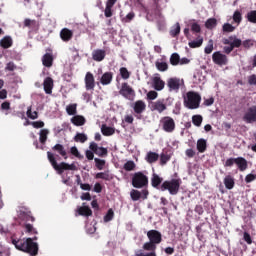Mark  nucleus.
Wrapping results in <instances>:
<instances>
[{
  "label": "nucleus",
  "instance_id": "393cba45",
  "mask_svg": "<svg viewBox=\"0 0 256 256\" xmlns=\"http://www.w3.org/2000/svg\"><path fill=\"white\" fill-rule=\"evenodd\" d=\"M111 81H113V72H105L101 79V85H111Z\"/></svg>",
  "mask_w": 256,
  "mask_h": 256
},
{
  "label": "nucleus",
  "instance_id": "603ef678",
  "mask_svg": "<svg viewBox=\"0 0 256 256\" xmlns=\"http://www.w3.org/2000/svg\"><path fill=\"white\" fill-rule=\"evenodd\" d=\"M133 19H135V12H130L124 18H122V23H131Z\"/></svg>",
  "mask_w": 256,
  "mask_h": 256
},
{
  "label": "nucleus",
  "instance_id": "6e6552de",
  "mask_svg": "<svg viewBox=\"0 0 256 256\" xmlns=\"http://www.w3.org/2000/svg\"><path fill=\"white\" fill-rule=\"evenodd\" d=\"M163 131L173 133L175 131V120L171 116H164L160 120Z\"/></svg>",
  "mask_w": 256,
  "mask_h": 256
},
{
  "label": "nucleus",
  "instance_id": "09e8293b",
  "mask_svg": "<svg viewBox=\"0 0 256 256\" xmlns=\"http://www.w3.org/2000/svg\"><path fill=\"white\" fill-rule=\"evenodd\" d=\"M168 161H171V156L169 154L162 153L160 155V165H167Z\"/></svg>",
  "mask_w": 256,
  "mask_h": 256
},
{
  "label": "nucleus",
  "instance_id": "6ab92c4d",
  "mask_svg": "<svg viewBox=\"0 0 256 256\" xmlns=\"http://www.w3.org/2000/svg\"><path fill=\"white\" fill-rule=\"evenodd\" d=\"M145 109H147V105L145 104V102H143V100H137L134 103L133 110L134 113H136L137 115H141V113H143Z\"/></svg>",
  "mask_w": 256,
  "mask_h": 256
},
{
  "label": "nucleus",
  "instance_id": "4be33fe9",
  "mask_svg": "<svg viewBox=\"0 0 256 256\" xmlns=\"http://www.w3.org/2000/svg\"><path fill=\"white\" fill-rule=\"evenodd\" d=\"M105 56H106L105 50H101V49L94 50L92 53L93 61H97L98 63L103 61V59H105Z\"/></svg>",
  "mask_w": 256,
  "mask_h": 256
},
{
  "label": "nucleus",
  "instance_id": "0eeeda50",
  "mask_svg": "<svg viewBox=\"0 0 256 256\" xmlns=\"http://www.w3.org/2000/svg\"><path fill=\"white\" fill-rule=\"evenodd\" d=\"M224 45H229V46H224L223 51L226 53V55H229L233 49H239L241 47V39L237 38V36L232 35L229 36L228 38L223 40Z\"/></svg>",
  "mask_w": 256,
  "mask_h": 256
},
{
  "label": "nucleus",
  "instance_id": "052dcab7",
  "mask_svg": "<svg viewBox=\"0 0 256 256\" xmlns=\"http://www.w3.org/2000/svg\"><path fill=\"white\" fill-rule=\"evenodd\" d=\"M237 158H228L225 163L224 167H233V165H236Z\"/></svg>",
  "mask_w": 256,
  "mask_h": 256
},
{
  "label": "nucleus",
  "instance_id": "13d9d810",
  "mask_svg": "<svg viewBox=\"0 0 256 256\" xmlns=\"http://www.w3.org/2000/svg\"><path fill=\"white\" fill-rule=\"evenodd\" d=\"M70 152L72 155H74V157H77V159H83V155L79 153V150L76 146L71 147Z\"/></svg>",
  "mask_w": 256,
  "mask_h": 256
},
{
  "label": "nucleus",
  "instance_id": "f704fd0d",
  "mask_svg": "<svg viewBox=\"0 0 256 256\" xmlns=\"http://www.w3.org/2000/svg\"><path fill=\"white\" fill-rule=\"evenodd\" d=\"M188 45L191 49H197L198 47H201V45H203V37L199 36L197 40L189 42Z\"/></svg>",
  "mask_w": 256,
  "mask_h": 256
},
{
  "label": "nucleus",
  "instance_id": "4c0bfd02",
  "mask_svg": "<svg viewBox=\"0 0 256 256\" xmlns=\"http://www.w3.org/2000/svg\"><path fill=\"white\" fill-rule=\"evenodd\" d=\"M180 59H181V56H179V54L173 53L170 56V64H172L174 67H177V65H179Z\"/></svg>",
  "mask_w": 256,
  "mask_h": 256
},
{
  "label": "nucleus",
  "instance_id": "69168bd1",
  "mask_svg": "<svg viewBox=\"0 0 256 256\" xmlns=\"http://www.w3.org/2000/svg\"><path fill=\"white\" fill-rule=\"evenodd\" d=\"M158 96V93L156 91H149L147 93V98L150 100V101H154V99Z\"/></svg>",
  "mask_w": 256,
  "mask_h": 256
},
{
  "label": "nucleus",
  "instance_id": "a211bd4d",
  "mask_svg": "<svg viewBox=\"0 0 256 256\" xmlns=\"http://www.w3.org/2000/svg\"><path fill=\"white\" fill-rule=\"evenodd\" d=\"M43 87L46 95H51V93H53V78L46 77L43 82Z\"/></svg>",
  "mask_w": 256,
  "mask_h": 256
},
{
  "label": "nucleus",
  "instance_id": "b1692460",
  "mask_svg": "<svg viewBox=\"0 0 256 256\" xmlns=\"http://www.w3.org/2000/svg\"><path fill=\"white\" fill-rule=\"evenodd\" d=\"M0 47H2V49L13 47V39L11 36H5L0 40Z\"/></svg>",
  "mask_w": 256,
  "mask_h": 256
},
{
  "label": "nucleus",
  "instance_id": "20e7f679",
  "mask_svg": "<svg viewBox=\"0 0 256 256\" xmlns=\"http://www.w3.org/2000/svg\"><path fill=\"white\" fill-rule=\"evenodd\" d=\"M183 103L186 109H199L201 106V94L195 91H188L185 96H183Z\"/></svg>",
  "mask_w": 256,
  "mask_h": 256
},
{
  "label": "nucleus",
  "instance_id": "f8f14e48",
  "mask_svg": "<svg viewBox=\"0 0 256 256\" xmlns=\"http://www.w3.org/2000/svg\"><path fill=\"white\" fill-rule=\"evenodd\" d=\"M89 149L95 153L98 157H107L109 151L105 147H99V145L95 142H91L89 145Z\"/></svg>",
  "mask_w": 256,
  "mask_h": 256
},
{
  "label": "nucleus",
  "instance_id": "bb28decb",
  "mask_svg": "<svg viewBox=\"0 0 256 256\" xmlns=\"http://www.w3.org/2000/svg\"><path fill=\"white\" fill-rule=\"evenodd\" d=\"M145 161L150 165L159 161V155L156 152H148L145 157Z\"/></svg>",
  "mask_w": 256,
  "mask_h": 256
},
{
  "label": "nucleus",
  "instance_id": "ea45409f",
  "mask_svg": "<svg viewBox=\"0 0 256 256\" xmlns=\"http://www.w3.org/2000/svg\"><path fill=\"white\" fill-rule=\"evenodd\" d=\"M94 163H95V167H96L99 171H103V168L105 167L106 161L103 160V159L94 158Z\"/></svg>",
  "mask_w": 256,
  "mask_h": 256
},
{
  "label": "nucleus",
  "instance_id": "0e129e2a",
  "mask_svg": "<svg viewBox=\"0 0 256 256\" xmlns=\"http://www.w3.org/2000/svg\"><path fill=\"white\" fill-rule=\"evenodd\" d=\"M191 31H193V33H201V25L198 23H192Z\"/></svg>",
  "mask_w": 256,
  "mask_h": 256
},
{
  "label": "nucleus",
  "instance_id": "1a4fd4ad",
  "mask_svg": "<svg viewBox=\"0 0 256 256\" xmlns=\"http://www.w3.org/2000/svg\"><path fill=\"white\" fill-rule=\"evenodd\" d=\"M119 93L124 99H128V101H133V99H135V90H133L127 82L122 83Z\"/></svg>",
  "mask_w": 256,
  "mask_h": 256
},
{
  "label": "nucleus",
  "instance_id": "49530a36",
  "mask_svg": "<svg viewBox=\"0 0 256 256\" xmlns=\"http://www.w3.org/2000/svg\"><path fill=\"white\" fill-rule=\"evenodd\" d=\"M120 75H121L122 79L127 80V79H129V77H131V72H129V70H127L126 67H121Z\"/></svg>",
  "mask_w": 256,
  "mask_h": 256
},
{
  "label": "nucleus",
  "instance_id": "58836bf2",
  "mask_svg": "<svg viewBox=\"0 0 256 256\" xmlns=\"http://www.w3.org/2000/svg\"><path fill=\"white\" fill-rule=\"evenodd\" d=\"M155 65H156V69H158V71H161V72H165L167 71V69H169V64H167V62L157 61Z\"/></svg>",
  "mask_w": 256,
  "mask_h": 256
},
{
  "label": "nucleus",
  "instance_id": "dca6fc26",
  "mask_svg": "<svg viewBox=\"0 0 256 256\" xmlns=\"http://www.w3.org/2000/svg\"><path fill=\"white\" fill-rule=\"evenodd\" d=\"M163 185V178H161L157 173H153L151 177V186L154 189H161Z\"/></svg>",
  "mask_w": 256,
  "mask_h": 256
},
{
  "label": "nucleus",
  "instance_id": "72a5a7b5",
  "mask_svg": "<svg viewBox=\"0 0 256 256\" xmlns=\"http://www.w3.org/2000/svg\"><path fill=\"white\" fill-rule=\"evenodd\" d=\"M96 179H103L104 181H111L113 179V175L109 172V170L105 172H99L96 174Z\"/></svg>",
  "mask_w": 256,
  "mask_h": 256
},
{
  "label": "nucleus",
  "instance_id": "338daca9",
  "mask_svg": "<svg viewBox=\"0 0 256 256\" xmlns=\"http://www.w3.org/2000/svg\"><path fill=\"white\" fill-rule=\"evenodd\" d=\"M248 84L251 86L256 85V75L255 74L248 76Z\"/></svg>",
  "mask_w": 256,
  "mask_h": 256
},
{
  "label": "nucleus",
  "instance_id": "5701e85b",
  "mask_svg": "<svg viewBox=\"0 0 256 256\" xmlns=\"http://www.w3.org/2000/svg\"><path fill=\"white\" fill-rule=\"evenodd\" d=\"M42 65L48 68L53 67V54L51 53L44 54L42 57Z\"/></svg>",
  "mask_w": 256,
  "mask_h": 256
},
{
  "label": "nucleus",
  "instance_id": "f03ea898",
  "mask_svg": "<svg viewBox=\"0 0 256 256\" xmlns=\"http://www.w3.org/2000/svg\"><path fill=\"white\" fill-rule=\"evenodd\" d=\"M47 157L49 163L52 165L53 169L57 171L58 175H63L65 171H77V165L75 163L69 164L67 162L57 163L55 155L51 152H47Z\"/></svg>",
  "mask_w": 256,
  "mask_h": 256
},
{
  "label": "nucleus",
  "instance_id": "9d476101",
  "mask_svg": "<svg viewBox=\"0 0 256 256\" xmlns=\"http://www.w3.org/2000/svg\"><path fill=\"white\" fill-rule=\"evenodd\" d=\"M212 61L215 65L223 67V65L229 63V58H227V55L221 53V51H216L212 54Z\"/></svg>",
  "mask_w": 256,
  "mask_h": 256
},
{
  "label": "nucleus",
  "instance_id": "4468645a",
  "mask_svg": "<svg viewBox=\"0 0 256 256\" xmlns=\"http://www.w3.org/2000/svg\"><path fill=\"white\" fill-rule=\"evenodd\" d=\"M181 79L174 77L167 80V87L169 91H175L176 93L181 89Z\"/></svg>",
  "mask_w": 256,
  "mask_h": 256
},
{
  "label": "nucleus",
  "instance_id": "680f3d73",
  "mask_svg": "<svg viewBox=\"0 0 256 256\" xmlns=\"http://www.w3.org/2000/svg\"><path fill=\"white\" fill-rule=\"evenodd\" d=\"M104 15L107 18L113 17V8L111 6H106V8L104 10Z\"/></svg>",
  "mask_w": 256,
  "mask_h": 256
},
{
  "label": "nucleus",
  "instance_id": "473e14b6",
  "mask_svg": "<svg viewBox=\"0 0 256 256\" xmlns=\"http://www.w3.org/2000/svg\"><path fill=\"white\" fill-rule=\"evenodd\" d=\"M224 185L226 189H229V190L233 189V187H235V179L233 178V176L227 175L224 178Z\"/></svg>",
  "mask_w": 256,
  "mask_h": 256
},
{
  "label": "nucleus",
  "instance_id": "3c124183",
  "mask_svg": "<svg viewBox=\"0 0 256 256\" xmlns=\"http://www.w3.org/2000/svg\"><path fill=\"white\" fill-rule=\"evenodd\" d=\"M246 17L249 23H256V10L248 12Z\"/></svg>",
  "mask_w": 256,
  "mask_h": 256
},
{
  "label": "nucleus",
  "instance_id": "cd10ccee",
  "mask_svg": "<svg viewBox=\"0 0 256 256\" xmlns=\"http://www.w3.org/2000/svg\"><path fill=\"white\" fill-rule=\"evenodd\" d=\"M52 151H56L61 155V157H64V159H68L67 157V151L65 150V146L62 144H56L52 147Z\"/></svg>",
  "mask_w": 256,
  "mask_h": 256
},
{
  "label": "nucleus",
  "instance_id": "c03bdc74",
  "mask_svg": "<svg viewBox=\"0 0 256 256\" xmlns=\"http://www.w3.org/2000/svg\"><path fill=\"white\" fill-rule=\"evenodd\" d=\"M233 21H234V23H237V25H239L241 23V21H243V15L241 14V12L239 10H236L234 12Z\"/></svg>",
  "mask_w": 256,
  "mask_h": 256
},
{
  "label": "nucleus",
  "instance_id": "a18cd8bd",
  "mask_svg": "<svg viewBox=\"0 0 256 256\" xmlns=\"http://www.w3.org/2000/svg\"><path fill=\"white\" fill-rule=\"evenodd\" d=\"M206 29H213L214 27H217V19L210 18L205 23Z\"/></svg>",
  "mask_w": 256,
  "mask_h": 256
},
{
  "label": "nucleus",
  "instance_id": "39448f33",
  "mask_svg": "<svg viewBox=\"0 0 256 256\" xmlns=\"http://www.w3.org/2000/svg\"><path fill=\"white\" fill-rule=\"evenodd\" d=\"M181 178H173L171 180H165L161 186L160 191H168L170 195H177L179 189H181Z\"/></svg>",
  "mask_w": 256,
  "mask_h": 256
},
{
  "label": "nucleus",
  "instance_id": "e2e57ef3",
  "mask_svg": "<svg viewBox=\"0 0 256 256\" xmlns=\"http://www.w3.org/2000/svg\"><path fill=\"white\" fill-rule=\"evenodd\" d=\"M17 69V65L14 62H8L5 67V71H15Z\"/></svg>",
  "mask_w": 256,
  "mask_h": 256
},
{
  "label": "nucleus",
  "instance_id": "79ce46f5",
  "mask_svg": "<svg viewBox=\"0 0 256 256\" xmlns=\"http://www.w3.org/2000/svg\"><path fill=\"white\" fill-rule=\"evenodd\" d=\"M192 123L196 127H201V123H203V116H201V115L192 116Z\"/></svg>",
  "mask_w": 256,
  "mask_h": 256
},
{
  "label": "nucleus",
  "instance_id": "6e6d98bb",
  "mask_svg": "<svg viewBox=\"0 0 256 256\" xmlns=\"http://www.w3.org/2000/svg\"><path fill=\"white\" fill-rule=\"evenodd\" d=\"M134 169H135V162L130 160L124 164L125 171H133Z\"/></svg>",
  "mask_w": 256,
  "mask_h": 256
},
{
  "label": "nucleus",
  "instance_id": "4d7b16f0",
  "mask_svg": "<svg viewBox=\"0 0 256 256\" xmlns=\"http://www.w3.org/2000/svg\"><path fill=\"white\" fill-rule=\"evenodd\" d=\"M206 55H211L213 53V40H209L207 46L204 49Z\"/></svg>",
  "mask_w": 256,
  "mask_h": 256
},
{
  "label": "nucleus",
  "instance_id": "bf43d9fd",
  "mask_svg": "<svg viewBox=\"0 0 256 256\" xmlns=\"http://www.w3.org/2000/svg\"><path fill=\"white\" fill-rule=\"evenodd\" d=\"M32 127H34V129H43V127H45V122L39 120V121H33L31 123Z\"/></svg>",
  "mask_w": 256,
  "mask_h": 256
},
{
  "label": "nucleus",
  "instance_id": "a19ab883",
  "mask_svg": "<svg viewBox=\"0 0 256 256\" xmlns=\"http://www.w3.org/2000/svg\"><path fill=\"white\" fill-rule=\"evenodd\" d=\"M66 112L68 115H77V104H69L66 107Z\"/></svg>",
  "mask_w": 256,
  "mask_h": 256
},
{
  "label": "nucleus",
  "instance_id": "8fccbe9b",
  "mask_svg": "<svg viewBox=\"0 0 256 256\" xmlns=\"http://www.w3.org/2000/svg\"><path fill=\"white\" fill-rule=\"evenodd\" d=\"M222 31L224 33H233V31H235V26L231 25L230 23H225L222 26Z\"/></svg>",
  "mask_w": 256,
  "mask_h": 256
},
{
  "label": "nucleus",
  "instance_id": "f3484780",
  "mask_svg": "<svg viewBox=\"0 0 256 256\" xmlns=\"http://www.w3.org/2000/svg\"><path fill=\"white\" fill-rule=\"evenodd\" d=\"M60 39H62V41L65 43L71 41L73 39V32L68 28H63L60 31Z\"/></svg>",
  "mask_w": 256,
  "mask_h": 256
},
{
  "label": "nucleus",
  "instance_id": "37998d69",
  "mask_svg": "<svg viewBox=\"0 0 256 256\" xmlns=\"http://www.w3.org/2000/svg\"><path fill=\"white\" fill-rule=\"evenodd\" d=\"M74 141L76 143H85V141H87V135H85L84 133H77L74 137Z\"/></svg>",
  "mask_w": 256,
  "mask_h": 256
},
{
  "label": "nucleus",
  "instance_id": "aec40b11",
  "mask_svg": "<svg viewBox=\"0 0 256 256\" xmlns=\"http://www.w3.org/2000/svg\"><path fill=\"white\" fill-rule=\"evenodd\" d=\"M70 121L72 125H75V127H83V125L87 123L85 116H81V115H75L70 119Z\"/></svg>",
  "mask_w": 256,
  "mask_h": 256
},
{
  "label": "nucleus",
  "instance_id": "c756f323",
  "mask_svg": "<svg viewBox=\"0 0 256 256\" xmlns=\"http://www.w3.org/2000/svg\"><path fill=\"white\" fill-rule=\"evenodd\" d=\"M101 133L104 137H111V135H115V128L106 126L105 124L101 127Z\"/></svg>",
  "mask_w": 256,
  "mask_h": 256
},
{
  "label": "nucleus",
  "instance_id": "5fc2aeb1",
  "mask_svg": "<svg viewBox=\"0 0 256 256\" xmlns=\"http://www.w3.org/2000/svg\"><path fill=\"white\" fill-rule=\"evenodd\" d=\"M241 45H243L244 49H251V47H253L255 43L253 42V40L247 39V40L241 41Z\"/></svg>",
  "mask_w": 256,
  "mask_h": 256
},
{
  "label": "nucleus",
  "instance_id": "423d86ee",
  "mask_svg": "<svg viewBox=\"0 0 256 256\" xmlns=\"http://www.w3.org/2000/svg\"><path fill=\"white\" fill-rule=\"evenodd\" d=\"M132 186L135 189H147L149 187V177L143 172H136L132 177Z\"/></svg>",
  "mask_w": 256,
  "mask_h": 256
},
{
  "label": "nucleus",
  "instance_id": "ddd939ff",
  "mask_svg": "<svg viewBox=\"0 0 256 256\" xmlns=\"http://www.w3.org/2000/svg\"><path fill=\"white\" fill-rule=\"evenodd\" d=\"M132 201H139L140 199H147L149 197V190L143 189L142 191L133 189L130 192Z\"/></svg>",
  "mask_w": 256,
  "mask_h": 256
},
{
  "label": "nucleus",
  "instance_id": "e433bc0d",
  "mask_svg": "<svg viewBox=\"0 0 256 256\" xmlns=\"http://www.w3.org/2000/svg\"><path fill=\"white\" fill-rule=\"evenodd\" d=\"M181 33V25L177 22L170 30L171 37H177Z\"/></svg>",
  "mask_w": 256,
  "mask_h": 256
},
{
  "label": "nucleus",
  "instance_id": "a878e982",
  "mask_svg": "<svg viewBox=\"0 0 256 256\" xmlns=\"http://www.w3.org/2000/svg\"><path fill=\"white\" fill-rule=\"evenodd\" d=\"M153 111H158V113H163V111L167 110V105L163 103V101L158 100L152 104Z\"/></svg>",
  "mask_w": 256,
  "mask_h": 256
},
{
  "label": "nucleus",
  "instance_id": "2f4dec72",
  "mask_svg": "<svg viewBox=\"0 0 256 256\" xmlns=\"http://www.w3.org/2000/svg\"><path fill=\"white\" fill-rule=\"evenodd\" d=\"M236 165L239 171H245L248 167L247 160L243 157L236 158Z\"/></svg>",
  "mask_w": 256,
  "mask_h": 256
},
{
  "label": "nucleus",
  "instance_id": "774afa93",
  "mask_svg": "<svg viewBox=\"0 0 256 256\" xmlns=\"http://www.w3.org/2000/svg\"><path fill=\"white\" fill-rule=\"evenodd\" d=\"M256 179V175L255 174H248L245 177V182L246 183H253V181H255Z\"/></svg>",
  "mask_w": 256,
  "mask_h": 256
},
{
  "label": "nucleus",
  "instance_id": "c9c22d12",
  "mask_svg": "<svg viewBox=\"0 0 256 256\" xmlns=\"http://www.w3.org/2000/svg\"><path fill=\"white\" fill-rule=\"evenodd\" d=\"M39 141L42 145H45V143H47V136L49 135V130L47 129H42L40 130L39 133Z\"/></svg>",
  "mask_w": 256,
  "mask_h": 256
},
{
  "label": "nucleus",
  "instance_id": "de8ad7c7",
  "mask_svg": "<svg viewBox=\"0 0 256 256\" xmlns=\"http://www.w3.org/2000/svg\"><path fill=\"white\" fill-rule=\"evenodd\" d=\"M113 217H115V212H113V209H109L104 216V222L109 223V221H113Z\"/></svg>",
  "mask_w": 256,
  "mask_h": 256
},
{
  "label": "nucleus",
  "instance_id": "412c9836",
  "mask_svg": "<svg viewBox=\"0 0 256 256\" xmlns=\"http://www.w3.org/2000/svg\"><path fill=\"white\" fill-rule=\"evenodd\" d=\"M152 86L154 87L155 91H163L165 89V81L161 79V77H154L152 80Z\"/></svg>",
  "mask_w": 256,
  "mask_h": 256
},
{
  "label": "nucleus",
  "instance_id": "864d4df0",
  "mask_svg": "<svg viewBox=\"0 0 256 256\" xmlns=\"http://www.w3.org/2000/svg\"><path fill=\"white\" fill-rule=\"evenodd\" d=\"M24 229H25L26 233H32L33 235H36V233H37V230L34 229L33 225L30 223H26L24 225Z\"/></svg>",
  "mask_w": 256,
  "mask_h": 256
},
{
  "label": "nucleus",
  "instance_id": "7c9ffc66",
  "mask_svg": "<svg viewBox=\"0 0 256 256\" xmlns=\"http://www.w3.org/2000/svg\"><path fill=\"white\" fill-rule=\"evenodd\" d=\"M196 147L199 153H205L207 151V140L203 138L199 139L197 141Z\"/></svg>",
  "mask_w": 256,
  "mask_h": 256
},
{
  "label": "nucleus",
  "instance_id": "9b49d317",
  "mask_svg": "<svg viewBox=\"0 0 256 256\" xmlns=\"http://www.w3.org/2000/svg\"><path fill=\"white\" fill-rule=\"evenodd\" d=\"M243 121L245 123H256V105L249 107L244 116Z\"/></svg>",
  "mask_w": 256,
  "mask_h": 256
},
{
  "label": "nucleus",
  "instance_id": "c85d7f7f",
  "mask_svg": "<svg viewBox=\"0 0 256 256\" xmlns=\"http://www.w3.org/2000/svg\"><path fill=\"white\" fill-rule=\"evenodd\" d=\"M78 215H81L82 217H91L93 211L89 206H81L78 208Z\"/></svg>",
  "mask_w": 256,
  "mask_h": 256
},
{
  "label": "nucleus",
  "instance_id": "f257e3e1",
  "mask_svg": "<svg viewBox=\"0 0 256 256\" xmlns=\"http://www.w3.org/2000/svg\"><path fill=\"white\" fill-rule=\"evenodd\" d=\"M12 245L15 246L18 251H23V253H28L31 256L39 255V245L33 242V238L27 239H15L11 238Z\"/></svg>",
  "mask_w": 256,
  "mask_h": 256
},
{
  "label": "nucleus",
  "instance_id": "7ed1b4c3",
  "mask_svg": "<svg viewBox=\"0 0 256 256\" xmlns=\"http://www.w3.org/2000/svg\"><path fill=\"white\" fill-rule=\"evenodd\" d=\"M147 237L149 239V242H146L143 244L144 251H156L157 245L163 241V236L161 235V232L157 230H150L147 232Z\"/></svg>",
  "mask_w": 256,
  "mask_h": 256
},
{
  "label": "nucleus",
  "instance_id": "2eb2a0df",
  "mask_svg": "<svg viewBox=\"0 0 256 256\" xmlns=\"http://www.w3.org/2000/svg\"><path fill=\"white\" fill-rule=\"evenodd\" d=\"M86 91H93L95 89V76L93 73L87 72L84 78Z\"/></svg>",
  "mask_w": 256,
  "mask_h": 256
}]
</instances>
